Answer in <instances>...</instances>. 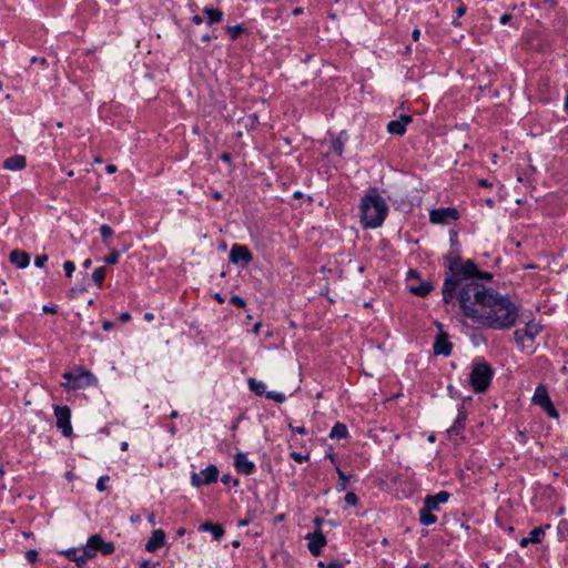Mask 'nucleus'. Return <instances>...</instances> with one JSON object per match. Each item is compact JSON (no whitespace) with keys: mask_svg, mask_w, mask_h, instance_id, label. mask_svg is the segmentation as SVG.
Segmentation results:
<instances>
[{"mask_svg":"<svg viewBox=\"0 0 568 568\" xmlns=\"http://www.w3.org/2000/svg\"><path fill=\"white\" fill-rule=\"evenodd\" d=\"M114 545L113 542H104L102 540V544L100 545V551L103 554V555H111L113 551H114Z\"/></svg>","mask_w":568,"mask_h":568,"instance_id":"obj_34","label":"nucleus"},{"mask_svg":"<svg viewBox=\"0 0 568 568\" xmlns=\"http://www.w3.org/2000/svg\"><path fill=\"white\" fill-rule=\"evenodd\" d=\"M532 400L535 404L539 405L549 416L557 418L558 413L555 409L550 397L547 393V389L544 385H539L534 394Z\"/></svg>","mask_w":568,"mask_h":568,"instance_id":"obj_8","label":"nucleus"},{"mask_svg":"<svg viewBox=\"0 0 568 568\" xmlns=\"http://www.w3.org/2000/svg\"><path fill=\"white\" fill-rule=\"evenodd\" d=\"M345 501L347 505L349 506H355L357 503H358V497L356 496L355 493H347L344 497Z\"/></svg>","mask_w":568,"mask_h":568,"instance_id":"obj_37","label":"nucleus"},{"mask_svg":"<svg viewBox=\"0 0 568 568\" xmlns=\"http://www.w3.org/2000/svg\"><path fill=\"white\" fill-rule=\"evenodd\" d=\"M446 258L448 265L442 288L443 301L446 304L457 302L463 314L475 321L490 292L481 281L488 282L493 276L479 271L473 260L463 262L457 254Z\"/></svg>","mask_w":568,"mask_h":568,"instance_id":"obj_1","label":"nucleus"},{"mask_svg":"<svg viewBox=\"0 0 568 568\" xmlns=\"http://www.w3.org/2000/svg\"><path fill=\"white\" fill-rule=\"evenodd\" d=\"M120 320H121L122 322H128V321H130V320H131V315H130V313H128V312L122 313V314L120 315Z\"/></svg>","mask_w":568,"mask_h":568,"instance_id":"obj_52","label":"nucleus"},{"mask_svg":"<svg viewBox=\"0 0 568 568\" xmlns=\"http://www.w3.org/2000/svg\"><path fill=\"white\" fill-rule=\"evenodd\" d=\"M42 311H43L44 313H49V314H54V313H57V310H55L54 307H51V306H48V305H44V306L42 307Z\"/></svg>","mask_w":568,"mask_h":568,"instance_id":"obj_50","label":"nucleus"},{"mask_svg":"<svg viewBox=\"0 0 568 568\" xmlns=\"http://www.w3.org/2000/svg\"><path fill=\"white\" fill-rule=\"evenodd\" d=\"M88 545H92L93 546V549L94 551L97 552L98 550H100V545L102 544V538L100 535L95 534V535H92L89 539H88Z\"/></svg>","mask_w":568,"mask_h":568,"instance_id":"obj_31","label":"nucleus"},{"mask_svg":"<svg viewBox=\"0 0 568 568\" xmlns=\"http://www.w3.org/2000/svg\"><path fill=\"white\" fill-rule=\"evenodd\" d=\"M120 252L116 250H113L109 255H106L103 261L106 264H116L119 262Z\"/></svg>","mask_w":568,"mask_h":568,"instance_id":"obj_32","label":"nucleus"},{"mask_svg":"<svg viewBox=\"0 0 568 568\" xmlns=\"http://www.w3.org/2000/svg\"><path fill=\"white\" fill-rule=\"evenodd\" d=\"M82 554L84 555V557L87 558V560H89L90 558L94 557L95 556V551L93 549V546L92 545H88L81 549Z\"/></svg>","mask_w":568,"mask_h":568,"instance_id":"obj_40","label":"nucleus"},{"mask_svg":"<svg viewBox=\"0 0 568 568\" xmlns=\"http://www.w3.org/2000/svg\"><path fill=\"white\" fill-rule=\"evenodd\" d=\"M513 19L511 14L505 13L500 17L499 22L500 24H507Z\"/></svg>","mask_w":568,"mask_h":568,"instance_id":"obj_47","label":"nucleus"},{"mask_svg":"<svg viewBox=\"0 0 568 568\" xmlns=\"http://www.w3.org/2000/svg\"><path fill=\"white\" fill-rule=\"evenodd\" d=\"M523 322L525 323V327L514 332V339L518 346L526 348L531 345L535 337L540 333L541 327L535 321L523 320Z\"/></svg>","mask_w":568,"mask_h":568,"instance_id":"obj_5","label":"nucleus"},{"mask_svg":"<svg viewBox=\"0 0 568 568\" xmlns=\"http://www.w3.org/2000/svg\"><path fill=\"white\" fill-rule=\"evenodd\" d=\"M544 536H545V528L536 527L529 532V540L531 541V544H539V542H541Z\"/></svg>","mask_w":568,"mask_h":568,"instance_id":"obj_27","label":"nucleus"},{"mask_svg":"<svg viewBox=\"0 0 568 568\" xmlns=\"http://www.w3.org/2000/svg\"><path fill=\"white\" fill-rule=\"evenodd\" d=\"M72 560L77 564L78 567H82L88 561L81 550H77V555L72 557Z\"/></svg>","mask_w":568,"mask_h":568,"instance_id":"obj_38","label":"nucleus"},{"mask_svg":"<svg viewBox=\"0 0 568 568\" xmlns=\"http://www.w3.org/2000/svg\"><path fill=\"white\" fill-rule=\"evenodd\" d=\"M27 165V159L24 155L16 154L13 156L8 158L3 162V168L9 171H20L23 170Z\"/></svg>","mask_w":568,"mask_h":568,"instance_id":"obj_18","label":"nucleus"},{"mask_svg":"<svg viewBox=\"0 0 568 568\" xmlns=\"http://www.w3.org/2000/svg\"><path fill=\"white\" fill-rule=\"evenodd\" d=\"M100 234L103 239L104 244L109 246L108 240L113 235V230L109 225L103 224L100 226Z\"/></svg>","mask_w":568,"mask_h":568,"instance_id":"obj_30","label":"nucleus"},{"mask_svg":"<svg viewBox=\"0 0 568 568\" xmlns=\"http://www.w3.org/2000/svg\"><path fill=\"white\" fill-rule=\"evenodd\" d=\"M326 568H344V565L341 561H332L327 564Z\"/></svg>","mask_w":568,"mask_h":568,"instance_id":"obj_48","label":"nucleus"},{"mask_svg":"<svg viewBox=\"0 0 568 568\" xmlns=\"http://www.w3.org/2000/svg\"><path fill=\"white\" fill-rule=\"evenodd\" d=\"M91 263H92V262H91V260H90V258H87V260L83 262L82 266H83L84 268H89V267L91 266Z\"/></svg>","mask_w":568,"mask_h":568,"instance_id":"obj_61","label":"nucleus"},{"mask_svg":"<svg viewBox=\"0 0 568 568\" xmlns=\"http://www.w3.org/2000/svg\"><path fill=\"white\" fill-rule=\"evenodd\" d=\"M412 37H413V39H414L415 41H418V39H419V37H420V30L415 29V30L413 31Z\"/></svg>","mask_w":568,"mask_h":568,"instance_id":"obj_57","label":"nucleus"},{"mask_svg":"<svg viewBox=\"0 0 568 568\" xmlns=\"http://www.w3.org/2000/svg\"><path fill=\"white\" fill-rule=\"evenodd\" d=\"M261 326H262V324H261L260 322H258V323H256V324L254 325V327H253V333H254V334H258V333H260V329H261Z\"/></svg>","mask_w":568,"mask_h":568,"instance_id":"obj_58","label":"nucleus"},{"mask_svg":"<svg viewBox=\"0 0 568 568\" xmlns=\"http://www.w3.org/2000/svg\"><path fill=\"white\" fill-rule=\"evenodd\" d=\"M215 300L219 302V303H223L224 302V298L217 293L215 294Z\"/></svg>","mask_w":568,"mask_h":568,"instance_id":"obj_63","label":"nucleus"},{"mask_svg":"<svg viewBox=\"0 0 568 568\" xmlns=\"http://www.w3.org/2000/svg\"><path fill=\"white\" fill-rule=\"evenodd\" d=\"M63 268H64L65 275H67L68 277H71V276H72V274H73V272H74V270H75V265H74V263H73V262H71V261H67V262H64V264H63Z\"/></svg>","mask_w":568,"mask_h":568,"instance_id":"obj_39","label":"nucleus"},{"mask_svg":"<svg viewBox=\"0 0 568 568\" xmlns=\"http://www.w3.org/2000/svg\"><path fill=\"white\" fill-rule=\"evenodd\" d=\"M63 378L68 381L67 384H62L63 387L69 389H80L91 384L93 375L90 372H82L80 374L67 372L63 374Z\"/></svg>","mask_w":568,"mask_h":568,"instance_id":"obj_7","label":"nucleus"},{"mask_svg":"<svg viewBox=\"0 0 568 568\" xmlns=\"http://www.w3.org/2000/svg\"><path fill=\"white\" fill-rule=\"evenodd\" d=\"M203 12L206 14L209 24L217 23L223 19V12L219 9L205 7Z\"/></svg>","mask_w":568,"mask_h":568,"instance_id":"obj_21","label":"nucleus"},{"mask_svg":"<svg viewBox=\"0 0 568 568\" xmlns=\"http://www.w3.org/2000/svg\"><path fill=\"white\" fill-rule=\"evenodd\" d=\"M102 327L104 331H110L113 327V323L105 321V322H103Z\"/></svg>","mask_w":568,"mask_h":568,"instance_id":"obj_54","label":"nucleus"},{"mask_svg":"<svg viewBox=\"0 0 568 568\" xmlns=\"http://www.w3.org/2000/svg\"><path fill=\"white\" fill-rule=\"evenodd\" d=\"M529 544H531V541L529 540V536H528V537H524V538L519 541L520 547H527Z\"/></svg>","mask_w":568,"mask_h":568,"instance_id":"obj_51","label":"nucleus"},{"mask_svg":"<svg viewBox=\"0 0 568 568\" xmlns=\"http://www.w3.org/2000/svg\"><path fill=\"white\" fill-rule=\"evenodd\" d=\"M191 484L194 487H201V486L205 485V483L203 481L202 474L201 473H192V475H191Z\"/></svg>","mask_w":568,"mask_h":568,"instance_id":"obj_33","label":"nucleus"},{"mask_svg":"<svg viewBox=\"0 0 568 568\" xmlns=\"http://www.w3.org/2000/svg\"><path fill=\"white\" fill-rule=\"evenodd\" d=\"M419 520L423 525L429 526L436 523L437 517L433 514V510L428 509L426 506L419 510Z\"/></svg>","mask_w":568,"mask_h":568,"instance_id":"obj_22","label":"nucleus"},{"mask_svg":"<svg viewBox=\"0 0 568 568\" xmlns=\"http://www.w3.org/2000/svg\"><path fill=\"white\" fill-rule=\"evenodd\" d=\"M243 31V28L240 24L227 27V32L235 40Z\"/></svg>","mask_w":568,"mask_h":568,"instance_id":"obj_35","label":"nucleus"},{"mask_svg":"<svg viewBox=\"0 0 568 568\" xmlns=\"http://www.w3.org/2000/svg\"><path fill=\"white\" fill-rule=\"evenodd\" d=\"M305 539L308 541L307 548L313 556H320L323 547L326 545V538L323 532L320 529L314 532H308Z\"/></svg>","mask_w":568,"mask_h":568,"instance_id":"obj_11","label":"nucleus"},{"mask_svg":"<svg viewBox=\"0 0 568 568\" xmlns=\"http://www.w3.org/2000/svg\"><path fill=\"white\" fill-rule=\"evenodd\" d=\"M388 214V205L376 189H369L361 200L359 217L364 229L379 227Z\"/></svg>","mask_w":568,"mask_h":568,"instance_id":"obj_3","label":"nucleus"},{"mask_svg":"<svg viewBox=\"0 0 568 568\" xmlns=\"http://www.w3.org/2000/svg\"><path fill=\"white\" fill-rule=\"evenodd\" d=\"M165 542V532L162 529H155L152 532V536L145 544V549L150 552L158 550L163 547Z\"/></svg>","mask_w":568,"mask_h":568,"instance_id":"obj_16","label":"nucleus"},{"mask_svg":"<svg viewBox=\"0 0 568 568\" xmlns=\"http://www.w3.org/2000/svg\"><path fill=\"white\" fill-rule=\"evenodd\" d=\"M105 275H106L105 267L101 266V267H98L94 270V272L92 274V280L98 287L102 286Z\"/></svg>","mask_w":568,"mask_h":568,"instance_id":"obj_26","label":"nucleus"},{"mask_svg":"<svg viewBox=\"0 0 568 568\" xmlns=\"http://www.w3.org/2000/svg\"><path fill=\"white\" fill-rule=\"evenodd\" d=\"M413 121L412 115L402 114L399 119L389 121L387 124V132L394 135H403L406 132V126Z\"/></svg>","mask_w":568,"mask_h":568,"instance_id":"obj_13","label":"nucleus"},{"mask_svg":"<svg viewBox=\"0 0 568 568\" xmlns=\"http://www.w3.org/2000/svg\"><path fill=\"white\" fill-rule=\"evenodd\" d=\"M493 378V368L486 362H477L473 364L469 374V382L476 393L485 392Z\"/></svg>","mask_w":568,"mask_h":568,"instance_id":"obj_4","label":"nucleus"},{"mask_svg":"<svg viewBox=\"0 0 568 568\" xmlns=\"http://www.w3.org/2000/svg\"><path fill=\"white\" fill-rule=\"evenodd\" d=\"M200 529L203 531H211L215 540H219L224 535V530L220 525L205 523L201 525Z\"/></svg>","mask_w":568,"mask_h":568,"instance_id":"obj_23","label":"nucleus"},{"mask_svg":"<svg viewBox=\"0 0 568 568\" xmlns=\"http://www.w3.org/2000/svg\"><path fill=\"white\" fill-rule=\"evenodd\" d=\"M26 558L29 562H34L38 559V552L33 549L26 552Z\"/></svg>","mask_w":568,"mask_h":568,"instance_id":"obj_45","label":"nucleus"},{"mask_svg":"<svg viewBox=\"0 0 568 568\" xmlns=\"http://www.w3.org/2000/svg\"><path fill=\"white\" fill-rule=\"evenodd\" d=\"M54 416L57 419V427L61 430L63 436L70 437L72 435L71 426V410L68 406H54Z\"/></svg>","mask_w":568,"mask_h":568,"instance_id":"obj_6","label":"nucleus"},{"mask_svg":"<svg viewBox=\"0 0 568 568\" xmlns=\"http://www.w3.org/2000/svg\"><path fill=\"white\" fill-rule=\"evenodd\" d=\"M230 302H231L233 305L237 306V307H244V306L246 305V303H245L244 298H242V297H241V296H239V295H233V296L231 297Z\"/></svg>","mask_w":568,"mask_h":568,"instance_id":"obj_42","label":"nucleus"},{"mask_svg":"<svg viewBox=\"0 0 568 568\" xmlns=\"http://www.w3.org/2000/svg\"><path fill=\"white\" fill-rule=\"evenodd\" d=\"M153 318H154V315L152 313H145L144 314V320L145 321L151 322Z\"/></svg>","mask_w":568,"mask_h":568,"instance_id":"obj_59","label":"nucleus"},{"mask_svg":"<svg viewBox=\"0 0 568 568\" xmlns=\"http://www.w3.org/2000/svg\"><path fill=\"white\" fill-rule=\"evenodd\" d=\"M9 260L12 264L17 265L19 268H24L30 263V256L23 251L14 250L10 253Z\"/></svg>","mask_w":568,"mask_h":568,"instance_id":"obj_19","label":"nucleus"},{"mask_svg":"<svg viewBox=\"0 0 568 568\" xmlns=\"http://www.w3.org/2000/svg\"><path fill=\"white\" fill-rule=\"evenodd\" d=\"M65 555L69 559L72 560V557H74L77 555V550L75 549H69L65 551Z\"/></svg>","mask_w":568,"mask_h":568,"instance_id":"obj_55","label":"nucleus"},{"mask_svg":"<svg viewBox=\"0 0 568 568\" xmlns=\"http://www.w3.org/2000/svg\"><path fill=\"white\" fill-rule=\"evenodd\" d=\"M82 554L84 555V557L87 558V560H89L90 558L94 557L95 556V551L93 549V546L92 545H88L81 549Z\"/></svg>","mask_w":568,"mask_h":568,"instance_id":"obj_41","label":"nucleus"},{"mask_svg":"<svg viewBox=\"0 0 568 568\" xmlns=\"http://www.w3.org/2000/svg\"><path fill=\"white\" fill-rule=\"evenodd\" d=\"M235 468L239 473L251 475L255 470L253 462L248 460L244 453H237L234 459Z\"/></svg>","mask_w":568,"mask_h":568,"instance_id":"obj_15","label":"nucleus"},{"mask_svg":"<svg viewBox=\"0 0 568 568\" xmlns=\"http://www.w3.org/2000/svg\"><path fill=\"white\" fill-rule=\"evenodd\" d=\"M192 21H193L195 24H201V23H203V18H202L201 16L196 14V16H193V17H192Z\"/></svg>","mask_w":568,"mask_h":568,"instance_id":"obj_53","label":"nucleus"},{"mask_svg":"<svg viewBox=\"0 0 568 568\" xmlns=\"http://www.w3.org/2000/svg\"><path fill=\"white\" fill-rule=\"evenodd\" d=\"M347 427L344 424L336 423L329 433V437L332 439H341L345 438L347 436Z\"/></svg>","mask_w":568,"mask_h":568,"instance_id":"obj_24","label":"nucleus"},{"mask_svg":"<svg viewBox=\"0 0 568 568\" xmlns=\"http://www.w3.org/2000/svg\"><path fill=\"white\" fill-rule=\"evenodd\" d=\"M105 170H106V172H108L109 174H111V173H114V172L116 171V166H115V165H113V164H109V165L105 168Z\"/></svg>","mask_w":568,"mask_h":568,"instance_id":"obj_56","label":"nucleus"},{"mask_svg":"<svg viewBox=\"0 0 568 568\" xmlns=\"http://www.w3.org/2000/svg\"><path fill=\"white\" fill-rule=\"evenodd\" d=\"M48 261V256L45 254H42V255H38L36 258H34V265L37 267H42L45 262Z\"/></svg>","mask_w":568,"mask_h":568,"instance_id":"obj_43","label":"nucleus"},{"mask_svg":"<svg viewBox=\"0 0 568 568\" xmlns=\"http://www.w3.org/2000/svg\"><path fill=\"white\" fill-rule=\"evenodd\" d=\"M519 318L517 306L507 297L489 292L476 322L493 329H508Z\"/></svg>","mask_w":568,"mask_h":568,"instance_id":"obj_2","label":"nucleus"},{"mask_svg":"<svg viewBox=\"0 0 568 568\" xmlns=\"http://www.w3.org/2000/svg\"><path fill=\"white\" fill-rule=\"evenodd\" d=\"M221 480H222L223 484L226 485V484H229L231 481V476L230 475H224Z\"/></svg>","mask_w":568,"mask_h":568,"instance_id":"obj_60","label":"nucleus"},{"mask_svg":"<svg viewBox=\"0 0 568 568\" xmlns=\"http://www.w3.org/2000/svg\"><path fill=\"white\" fill-rule=\"evenodd\" d=\"M466 420V414L464 412H459L457 418L455 419L454 425L448 429L449 434H458L460 429L464 428Z\"/></svg>","mask_w":568,"mask_h":568,"instance_id":"obj_25","label":"nucleus"},{"mask_svg":"<svg viewBox=\"0 0 568 568\" xmlns=\"http://www.w3.org/2000/svg\"><path fill=\"white\" fill-rule=\"evenodd\" d=\"M253 261V255L250 250L240 244H234L230 251V262L233 264L243 263L247 265Z\"/></svg>","mask_w":568,"mask_h":568,"instance_id":"obj_12","label":"nucleus"},{"mask_svg":"<svg viewBox=\"0 0 568 568\" xmlns=\"http://www.w3.org/2000/svg\"><path fill=\"white\" fill-rule=\"evenodd\" d=\"M336 471H337L338 479H339V481L337 484V490L344 491L347 488L348 477L339 468H336Z\"/></svg>","mask_w":568,"mask_h":568,"instance_id":"obj_29","label":"nucleus"},{"mask_svg":"<svg viewBox=\"0 0 568 568\" xmlns=\"http://www.w3.org/2000/svg\"><path fill=\"white\" fill-rule=\"evenodd\" d=\"M221 159H222L223 161H225V162H229V161H230V155H229V154H226V153H224V154H222V155H221Z\"/></svg>","mask_w":568,"mask_h":568,"instance_id":"obj_62","label":"nucleus"},{"mask_svg":"<svg viewBox=\"0 0 568 568\" xmlns=\"http://www.w3.org/2000/svg\"><path fill=\"white\" fill-rule=\"evenodd\" d=\"M467 11V7L463 3V2H459L458 7L456 8V14H457V19L463 17Z\"/></svg>","mask_w":568,"mask_h":568,"instance_id":"obj_46","label":"nucleus"},{"mask_svg":"<svg viewBox=\"0 0 568 568\" xmlns=\"http://www.w3.org/2000/svg\"><path fill=\"white\" fill-rule=\"evenodd\" d=\"M110 480V477L108 475H103L101 476L99 479H98V483H97V489L99 491H104L106 489V481Z\"/></svg>","mask_w":568,"mask_h":568,"instance_id":"obj_36","label":"nucleus"},{"mask_svg":"<svg viewBox=\"0 0 568 568\" xmlns=\"http://www.w3.org/2000/svg\"><path fill=\"white\" fill-rule=\"evenodd\" d=\"M452 343L448 339V335L446 333H439L434 343V353L436 355L448 356L452 352Z\"/></svg>","mask_w":568,"mask_h":568,"instance_id":"obj_14","label":"nucleus"},{"mask_svg":"<svg viewBox=\"0 0 568 568\" xmlns=\"http://www.w3.org/2000/svg\"><path fill=\"white\" fill-rule=\"evenodd\" d=\"M291 457H292L295 462H297V463H300V464H301V463H303V462H305V460L308 458V456H306V455H302L301 453H297V452H292V453H291Z\"/></svg>","mask_w":568,"mask_h":568,"instance_id":"obj_44","label":"nucleus"},{"mask_svg":"<svg viewBox=\"0 0 568 568\" xmlns=\"http://www.w3.org/2000/svg\"><path fill=\"white\" fill-rule=\"evenodd\" d=\"M459 217V213L455 207H442L430 211L429 220L436 224H447L450 221H455Z\"/></svg>","mask_w":568,"mask_h":568,"instance_id":"obj_9","label":"nucleus"},{"mask_svg":"<svg viewBox=\"0 0 568 568\" xmlns=\"http://www.w3.org/2000/svg\"><path fill=\"white\" fill-rule=\"evenodd\" d=\"M479 185L487 187V186H489L490 184H489L486 180H480V181H479Z\"/></svg>","mask_w":568,"mask_h":568,"instance_id":"obj_64","label":"nucleus"},{"mask_svg":"<svg viewBox=\"0 0 568 568\" xmlns=\"http://www.w3.org/2000/svg\"><path fill=\"white\" fill-rule=\"evenodd\" d=\"M40 63L41 65H45L47 64V60L44 58H37V57H32L31 58V63Z\"/></svg>","mask_w":568,"mask_h":568,"instance_id":"obj_49","label":"nucleus"},{"mask_svg":"<svg viewBox=\"0 0 568 568\" xmlns=\"http://www.w3.org/2000/svg\"><path fill=\"white\" fill-rule=\"evenodd\" d=\"M201 474H202L203 481L205 483V485H210L217 480L219 469L216 466L210 465L205 469H203L201 471Z\"/></svg>","mask_w":568,"mask_h":568,"instance_id":"obj_20","label":"nucleus"},{"mask_svg":"<svg viewBox=\"0 0 568 568\" xmlns=\"http://www.w3.org/2000/svg\"><path fill=\"white\" fill-rule=\"evenodd\" d=\"M449 493L439 491L436 495L427 496L424 501V506L435 511L438 510L440 504L446 503L449 499Z\"/></svg>","mask_w":568,"mask_h":568,"instance_id":"obj_17","label":"nucleus"},{"mask_svg":"<svg viewBox=\"0 0 568 568\" xmlns=\"http://www.w3.org/2000/svg\"><path fill=\"white\" fill-rule=\"evenodd\" d=\"M432 290V285L429 283H423L419 286L412 287L410 291L418 296H426Z\"/></svg>","mask_w":568,"mask_h":568,"instance_id":"obj_28","label":"nucleus"},{"mask_svg":"<svg viewBox=\"0 0 568 568\" xmlns=\"http://www.w3.org/2000/svg\"><path fill=\"white\" fill-rule=\"evenodd\" d=\"M247 383L248 388L258 396L265 395L267 398L273 399L276 403H283L285 400V395L282 393L266 392V385L261 381L250 378Z\"/></svg>","mask_w":568,"mask_h":568,"instance_id":"obj_10","label":"nucleus"}]
</instances>
